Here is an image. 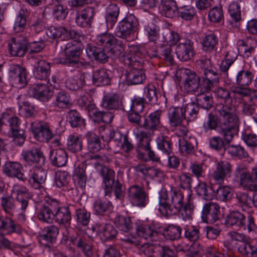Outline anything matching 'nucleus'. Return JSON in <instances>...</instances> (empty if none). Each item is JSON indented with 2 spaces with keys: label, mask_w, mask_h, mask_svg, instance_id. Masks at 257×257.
<instances>
[{
  "label": "nucleus",
  "mask_w": 257,
  "mask_h": 257,
  "mask_svg": "<svg viewBox=\"0 0 257 257\" xmlns=\"http://www.w3.org/2000/svg\"><path fill=\"white\" fill-rule=\"evenodd\" d=\"M169 195L171 202H168L164 216L168 217L180 213L184 220L191 219L194 210L192 195H188L185 202L184 201V195L180 190L171 189Z\"/></svg>",
  "instance_id": "nucleus-1"
},
{
  "label": "nucleus",
  "mask_w": 257,
  "mask_h": 257,
  "mask_svg": "<svg viewBox=\"0 0 257 257\" xmlns=\"http://www.w3.org/2000/svg\"><path fill=\"white\" fill-rule=\"evenodd\" d=\"M217 112L222 119L220 134L223 137L226 144L232 141L237 125L238 118L233 106L223 105L217 109Z\"/></svg>",
  "instance_id": "nucleus-2"
},
{
  "label": "nucleus",
  "mask_w": 257,
  "mask_h": 257,
  "mask_svg": "<svg viewBox=\"0 0 257 257\" xmlns=\"http://www.w3.org/2000/svg\"><path fill=\"white\" fill-rule=\"evenodd\" d=\"M146 22L147 23V37L149 41L146 42V49L148 56L151 58L157 56L156 44L159 38V27L156 24V17L146 10Z\"/></svg>",
  "instance_id": "nucleus-3"
},
{
  "label": "nucleus",
  "mask_w": 257,
  "mask_h": 257,
  "mask_svg": "<svg viewBox=\"0 0 257 257\" xmlns=\"http://www.w3.org/2000/svg\"><path fill=\"white\" fill-rule=\"evenodd\" d=\"M97 170L103 178L105 195L110 196L113 190L116 198H120L123 193L122 186L118 181H115L114 171L100 165L97 166Z\"/></svg>",
  "instance_id": "nucleus-4"
},
{
  "label": "nucleus",
  "mask_w": 257,
  "mask_h": 257,
  "mask_svg": "<svg viewBox=\"0 0 257 257\" xmlns=\"http://www.w3.org/2000/svg\"><path fill=\"white\" fill-rule=\"evenodd\" d=\"M94 43L98 46L102 47L113 57L118 56L125 49V45L121 43L113 35L108 33L98 35L95 38Z\"/></svg>",
  "instance_id": "nucleus-5"
},
{
  "label": "nucleus",
  "mask_w": 257,
  "mask_h": 257,
  "mask_svg": "<svg viewBox=\"0 0 257 257\" xmlns=\"http://www.w3.org/2000/svg\"><path fill=\"white\" fill-rule=\"evenodd\" d=\"M235 174L239 179L240 186L244 189H257V166L252 168L250 172L244 166H238L236 168Z\"/></svg>",
  "instance_id": "nucleus-6"
},
{
  "label": "nucleus",
  "mask_w": 257,
  "mask_h": 257,
  "mask_svg": "<svg viewBox=\"0 0 257 257\" xmlns=\"http://www.w3.org/2000/svg\"><path fill=\"white\" fill-rule=\"evenodd\" d=\"M176 76L188 91L197 92L200 84V77L193 71L181 68L177 70Z\"/></svg>",
  "instance_id": "nucleus-7"
},
{
  "label": "nucleus",
  "mask_w": 257,
  "mask_h": 257,
  "mask_svg": "<svg viewBox=\"0 0 257 257\" xmlns=\"http://www.w3.org/2000/svg\"><path fill=\"white\" fill-rule=\"evenodd\" d=\"M146 257H155V250L157 248L154 241H157L158 230L160 227V224L155 220L148 218L146 219Z\"/></svg>",
  "instance_id": "nucleus-8"
},
{
  "label": "nucleus",
  "mask_w": 257,
  "mask_h": 257,
  "mask_svg": "<svg viewBox=\"0 0 257 257\" xmlns=\"http://www.w3.org/2000/svg\"><path fill=\"white\" fill-rule=\"evenodd\" d=\"M28 72L26 68L17 64H11L9 69V80L13 86L18 88L27 83Z\"/></svg>",
  "instance_id": "nucleus-9"
},
{
  "label": "nucleus",
  "mask_w": 257,
  "mask_h": 257,
  "mask_svg": "<svg viewBox=\"0 0 257 257\" xmlns=\"http://www.w3.org/2000/svg\"><path fill=\"white\" fill-rule=\"evenodd\" d=\"M65 57H59L58 62L63 65L77 64L82 52L80 44H74L73 42H67L63 49Z\"/></svg>",
  "instance_id": "nucleus-10"
},
{
  "label": "nucleus",
  "mask_w": 257,
  "mask_h": 257,
  "mask_svg": "<svg viewBox=\"0 0 257 257\" xmlns=\"http://www.w3.org/2000/svg\"><path fill=\"white\" fill-rule=\"evenodd\" d=\"M128 120L134 123H136L139 126H137L134 131L136 138L138 142L137 151L138 157L140 159H143L144 158V151H145V145L144 139L145 138V123L142 125L140 124L141 116L138 112L132 111L128 114Z\"/></svg>",
  "instance_id": "nucleus-11"
},
{
  "label": "nucleus",
  "mask_w": 257,
  "mask_h": 257,
  "mask_svg": "<svg viewBox=\"0 0 257 257\" xmlns=\"http://www.w3.org/2000/svg\"><path fill=\"white\" fill-rule=\"evenodd\" d=\"M137 24L136 17L134 15H130L118 23L115 30V35L125 39L134 32Z\"/></svg>",
  "instance_id": "nucleus-12"
},
{
  "label": "nucleus",
  "mask_w": 257,
  "mask_h": 257,
  "mask_svg": "<svg viewBox=\"0 0 257 257\" xmlns=\"http://www.w3.org/2000/svg\"><path fill=\"white\" fill-rule=\"evenodd\" d=\"M31 128L33 136L36 140L41 142H48L53 137L49 126L43 122H33Z\"/></svg>",
  "instance_id": "nucleus-13"
},
{
  "label": "nucleus",
  "mask_w": 257,
  "mask_h": 257,
  "mask_svg": "<svg viewBox=\"0 0 257 257\" xmlns=\"http://www.w3.org/2000/svg\"><path fill=\"white\" fill-rule=\"evenodd\" d=\"M47 173L46 170L41 167H33L28 174V183L35 189H39L45 183Z\"/></svg>",
  "instance_id": "nucleus-14"
},
{
  "label": "nucleus",
  "mask_w": 257,
  "mask_h": 257,
  "mask_svg": "<svg viewBox=\"0 0 257 257\" xmlns=\"http://www.w3.org/2000/svg\"><path fill=\"white\" fill-rule=\"evenodd\" d=\"M220 206L211 202L204 204L202 213V219L207 223H213L219 220L220 216Z\"/></svg>",
  "instance_id": "nucleus-15"
},
{
  "label": "nucleus",
  "mask_w": 257,
  "mask_h": 257,
  "mask_svg": "<svg viewBox=\"0 0 257 257\" xmlns=\"http://www.w3.org/2000/svg\"><path fill=\"white\" fill-rule=\"evenodd\" d=\"M29 94L36 99L47 101L52 96L53 92L45 84L38 83L30 87Z\"/></svg>",
  "instance_id": "nucleus-16"
},
{
  "label": "nucleus",
  "mask_w": 257,
  "mask_h": 257,
  "mask_svg": "<svg viewBox=\"0 0 257 257\" xmlns=\"http://www.w3.org/2000/svg\"><path fill=\"white\" fill-rule=\"evenodd\" d=\"M193 43L190 40H186L180 43L176 47V53L178 58L182 61L191 60L194 54Z\"/></svg>",
  "instance_id": "nucleus-17"
},
{
  "label": "nucleus",
  "mask_w": 257,
  "mask_h": 257,
  "mask_svg": "<svg viewBox=\"0 0 257 257\" xmlns=\"http://www.w3.org/2000/svg\"><path fill=\"white\" fill-rule=\"evenodd\" d=\"M22 164L17 162H8L3 166V171L7 176L25 181L27 177L22 173Z\"/></svg>",
  "instance_id": "nucleus-18"
},
{
  "label": "nucleus",
  "mask_w": 257,
  "mask_h": 257,
  "mask_svg": "<svg viewBox=\"0 0 257 257\" xmlns=\"http://www.w3.org/2000/svg\"><path fill=\"white\" fill-rule=\"evenodd\" d=\"M8 124L10 126L12 133L23 130L21 129L20 125L21 121L19 118L15 116L11 110H7L3 112L0 117V132L1 127L4 125Z\"/></svg>",
  "instance_id": "nucleus-19"
},
{
  "label": "nucleus",
  "mask_w": 257,
  "mask_h": 257,
  "mask_svg": "<svg viewBox=\"0 0 257 257\" xmlns=\"http://www.w3.org/2000/svg\"><path fill=\"white\" fill-rule=\"evenodd\" d=\"M11 192V196H15L20 204L21 209L23 212L25 211L29 204V199L27 198L28 191L26 187L23 185L15 184L13 186Z\"/></svg>",
  "instance_id": "nucleus-20"
},
{
  "label": "nucleus",
  "mask_w": 257,
  "mask_h": 257,
  "mask_svg": "<svg viewBox=\"0 0 257 257\" xmlns=\"http://www.w3.org/2000/svg\"><path fill=\"white\" fill-rule=\"evenodd\" d=\"M94 229L100 239L103 241L113 239L117 233L115 227L108 223H97Z\"/></svg>",
  "instance_id": "nucleus-21"
},
{
  "label": "nucleus",
  "mask_w": 257,
  "mask_h": 257,
  "mask_svg": "<svg viewBox=\"0 0 257 257\" xmlns=\"http://www.w3.org/2000/svg\"><path fill=\"white\" fill-rule=\"evenodd\" d=\"M8 48L12 56L22 57L27 50V46L24 40L12 37L8 43Z\"/></svg>",
  "instance_id": "nucleus-22"
},
{
  "label": "nucleus",
  "mask_w": 257,
  "mask_h": 257,
  "mask_svg": "<svg viewBox=\"0 0 257 257\" xmlns=\"http://www.w3.org/2000/svg\"><path fill=\"white\" fill-rule=\"evenodd\" d=\"M34 69V75L36 79L46 80L50 74V65L49 63L45 60L40 59H35Z\"/></svg>",
  "instance_id": "nucleus-23"
},
{
  "label": "nucleus",
  "mask_w": 257,
  "mask_h": 257,
  "mask_svg": "<svg viewBox=\"0 0 257 257\" xmlns=\"http://www.w3.org/2000/svg\"><path fill=\"white\" fill-rule=\"evenodd\" d=\"M128 197L134 206H144L145 190L143 186L133 185L128 190Z\"/></svg>",
  "instance_id": "nucleus-24"
},
{
  "label": "nucleus",
  "mask_w": 257,
  "mask_h": 257,
  "mask_svg": "<svg viewBox=\"0 0 257 257\" xmlns=\"http://www.w3.org/2000/svg\"><path fill=\"white\" fill-rule=\"evenodd\" d=\"M162 111L157 110L151 113L148 118H146V130L149 132L146 133V138L154 134V132L157 130L161 124V115Z\"/></svg>",
  "instance_id": "nucleus-25"
},
{
  "label": "nucleus",
  "mask_w": 257,
  "mask_h": 257,
  "mask_svg": "<svg viewBox=\"0 0 257 257\" xmlns=\"http://www.w3.org/2000/svg\"><path fill=\"white\" fill-rule=\"evenodd\" d=\"M231 165L227 162L217 163L216 168L213 173V177L218 183H222L224 179L230 177Z\"/></svg>",
  "instance_id": "nucleus-26"
},
{
  "label": "nucleus",
  "mask_w": 257,
  "mask_h": 257,
  "mask_svg": "<svg viewBox=\"0 0 257 257\" xmlns=\"http://www.w3.org/2000/svg\"><path fill=\"white\" fill-rule=\"evenodd\" d=\"M59 232V228L55 225L45 227L40 235L39 241L44 245L55 241Z\"/></svg>",
  "instance_id": "nucleus-27"
},
{
  "label": "nucleus",
  "mask_w": 257,
  "mask_h": 257,
  "mask_svg": "<svg viewBox=\"0 0 257 257\" xmlns=\"http://www.w3.org/2000/svg\"><path fill=\"white\" fill-rule=\"evenodd\" d=\"M70 181L71 175L68 172L60 170L55 173L54 183L57 187L65 191H69L71 189Z\"/></svg>",
  "instance_id": "nucleus-28"
},
{
  "label": "nucleus",
  "mask_w": 257,
  "mask_h": 257,
  "mask_svg": "<svg viewBox=\"0 0 257 257\" xmlns=\"http://www.w3.org/2000/svg\"><path fill=\"white\" fill-rule=\"evenodd\" d=\"M50 159L52 165L58 167L65 166L67 162V155L65 150L54 149L50 152Z\"/></svg>",
  "instance_id": "nucleus-29"
},
{
  "label": "nucleus",
  "mask_w": 257,
  "mask_h": 257,
  "mask_svg": "<svg viewBox=\"0 0 257 257\" xmlns=\"http://www.w3.org/2000/svg\"><path fill=\"white\" fill-rule=\"evenodd\" d=\"M22 155L24 160L30 165L37 164L41 161L44 162L45 158L43 153L38 149L23 151Z\"/></svg>",
  "instance_id": "nucleus-30"
},
{
  "label": "nucleus",
  "mask_w": 257,
  "mask_h": 257,
  "mask_svg": "<svg viewBox=\"0 0 257 257\" xmlns=\"http://www.w3.org/2000/svg\"><path fill=\"white\" fill-rule=\"evenodd\" d=\"M72 243L80 249L87 257L92 255V245L86 235H78L72 240Z\"/></svg>",
  "instance_id": "nucleus-31"
},
{
  "label": "nucleus",
  "mask_w": 257,
  "mask_h": 257,
  "mask_svg": "<svg viewBox=\"0 0 257 257\" xmlns=\"http://www.w3.org/2000/svg\"><path fill=\"white\" fill-rule=\"evenodd\" d=\"M245 221L244 215L237 211L231 212L226 218V222L228 225L237 228L244 227Z\"/></svg>",
  "instance_id": "nucleus-32"
},
{
  "label": "nucleus",
  "mask_w": 257,
  "mask_h": 257,
  "mask_svg": "<svg viewBox=\"0 0 257 257\" xmlns=\"http://www.w3.org/2000/svg\"><path fill=\"white\" fill-rule=\"evenodd\" d=\"M86 51L89 57H93L96 60L102 63L106 62L109 56L113 57L110 53H106L105 51L106 52V50L102 48H96L95 47L88 45Z\"/></svg>",
  "instance_id": "nucleus-33"
},
{
  "label": "nucleus",
  "mask_w": 257,
  "mask_h": 257,
  "mask_svg": "<svg viewBox=\"0 0 257 257\" xmlns=\"http://www.w3.org/2000/svg\"><path fill=\"white\" fill-rule=\"evenodd\" d=\"M168 115L170 123L172 126L181 125L182 120L185 119L183 107H176L170 108L169 110Z\"/></svg>",
  "instance_id": "nucleus-34"
},
{
  "label": "nucleus",
  "mask_w": 257,
  "mask_h": 257,
  "mask_svg": "<svg viewBox=\"0 0 257 257\" xmlns=\"http://www.w3.org/2000/svg\"><path fill=\"white\" fill-rule=\"evenodd\" d=\"M254 74L252 72L247 69H242L236 74V84L242 87L248 86L252 82Z\"/></svg>",
  "instance_id": "nucleus-35"
},
{
  "label": "nucleus",
  "mask_w": 257,
  "mask_h": 257,
  "mask_svg": "<svg viewBox=\"0 0 257 257\" xmlns=\"http://www.w3.org/2000/svg\"><path fill=\"white\" fill-rule=\"evenodd\" d=\"M73 179L77 187L81 190L85 188L87 181V176L85 173V167L83 165H79L75 169Z\"/></svg>",
  "instance_id": "nucleus-36"
},
{
  "label": "nucleus",
  "mask_w": 257,
  "mask_h": 257,
  "mask_svg": "<svg viewBox=\"0 0 257 257\" xmlns=\"http://www.w3.org/2000/svg\"><path fill=\"white\" fill-rule=\"evenodd\" d=\"M54 218L59 224L70 223L71 220V212L69 207L61 206L54 212Z\"/></svg>",
  "instance_id": "nucleus-37"
},
{
  "label": "nucleus",
  "mask_w": 257,
  "mask_h": 257,
  "mask_svg": "<svg viewBox=\"0 0 257 257\" xmlns=\"http://www.w3.org/2000/svg\"><path fill=\"white\" fill-rule=\"evenodd\" d=\"M218 43V39L216 35L212 32L206 33L201 41L202 49L205 52H211L215 48Z\"/></svg>",
  "instance_id": "nucleus-38"
},
{
  "label": "nucleus",
  "mask_w": 257,
  "mask_h": 257,
  "mask_svg": "<svg viewBox=\"0 0 257 257\" xmlns=\"http://www.w3.org/2000/svg\"><path fill=\"white\" fill-rule=\"evenodd\" d=\"M119 9L115 4H110L107 8L105 19L107 27L112 29L117 21Z\"/></svg>",
  "instance_id": "nucleus-39"
},
{
  "label": "nucleus",
  "mask_w": 257,
  "mask_h": 257,
  "mask_svg": "<svg viewBox=\"0 0 257 257\" xmlns=\"http://www.w3.org/2000/svg\"><path fill=\"white\" fill-rule=\"evenodd\" d=\"M87 140V149L93 153L97 152L101 148L99 137L92 132H88L85 135Z\"/></svg>",
  "instance_id": "nucleus-40"
},
{
  "label": "nucleus",
  "mask_w": 257,
  "mask_h": 257,
  "mask_svg": "<svg viewBox=\"0 0 257 257\" xmlns=\"http://www.w3.org/2000/svg\"><path fill=\"white\" fill-rule=\"evenodd\" d=\"M176 3L173 0H166L162 3L161 13L164 16L173 18L178 15Z\"/></svg>",
  "instance_id": "nucleus-41"
},
{
  "label": "nucleus",
  "mask_w": 257,
  "mask_h": 257,
  "mask_svg": "<svg viewBox=\"0 0 257 257\" xmlns=\"http://www.w3.org/2000/svg\"><path fill=\"white\" fill-rule=\"evenodd\" d=\"M82 140L80 135L76 134H70L67 139V149L75 153L81 150L82 148Z\"/></svg>",
  "instance_id": "nucleus-42"
},
{
  "label": "nucleus",
  "mask_w": 257,
  "mask_h": 257,
  "mask_svg": "<svg viewBox=\"0 0 257 257\" xmlns=\"http://www.w3.org/2000/svg\"><path fill=\"white\" fill-rule=\"evenodd\" d=\"M1 205L5 212L10 216H13L17 210L15 200L10 195H5L2 197Z\"/></svg>",
  "instance_id": "nucleus-43"
},
{
  "label": "nucleus",
  "mask_w": 257,
  "mask_h": 257,
  "mask_svg": "<svg viewBox=\"0 0 257 257\" xmlns=\"http://www.w3.org/2000/svg\"><path fill=\"white\" fill-rule=\"evenodd\" d=\"M85 83V76L83 74L69 77L65 82L66 87L70 90H76Z\"/></svg>",
  "instance_id": "nucleus-44"
},
{
  "label": "nucleus",
  "mask_w": 257,
  "mask_h": 257,
  "mask_svg": "<svg viewBox=\"0 0 257 257\" xmlns=\"http://www.w3.org/2000/svg\"><path fill=\"white\" fill-rule=\"evenodd\" d=\"M93 82L97 86L108 85L110 81L108 74L104 69L95 70L93 74Z\"/></svg>",
  "instance_id": "nucleus-45"
},
{
  "label": "nucleus",
  "mask_w": 257,
  "mask_h": 257,
  "mask_svg": "<svg viewBox=\"0 0 257 257\" xmlns=\"http://www.w3.org/2000/svg\"><path fill=\"white\" fill-rule=\"evenodd\" d=\"M222 119L217 114L211 112L208 114V120L204 123L203 127L205 131L216 130L221 126Z\"/></svg>",
  "instance_id": "nucleus-46"
},
{
  "label": "nucleus",
  "mask_w": 257,
  "mask_h": 257,
  "mask_svg": "<svg viewBox=\"0 0 257 257\" xmlns=\"http://www.w3.org/2000/svg\"><path fill=\"white\" fill-rule=\"evenodd\" d=\"M197 191L204 199L210 200L215 196V186H209L202 183L197 187Z\"/></svg>",
  "instance_id": "nucleus-47"
},
{
  "label": "nucleus",
  "mask_w": 257,
  "mask_h": 257,
  "mask_svg": "<svg viewBox=\"0 0 257 257\" xmlns=\"http://www.w3.org/2000/svg\"><path fill=\"white\" fill-rule=\"evenodd\" d=\"M37 207V216L38 219L42 222L51 223L54 218V212H52L41 203H39Z\"/></svg>",
  "instance_id": "nucleus-48"
},
{
  "label": "nucleus",
  "mask_w": 257,
  "mask_h": 257,
  "mask_svg": "<svg viewBox=\"0 0 257 257\" xmlns=\"http://www.w3.org/2000/svg\"><path fill=\"white\" fill-rule=\"evenodd\" d=\"M234 93V97L238 99L239 103L246 100L252 101L253 98L250 96L251 91L250 89L246 87L238 86L232 90Z\"/></svg>",
  "instance_id": "nucleus-49"
},
{
  "label": "nucleus",
  "mask_w": 257,
  "mask_h": 257,
  "mask_svg": "<svg viewBox=\"0 0 257 257\" xmlns=\"http://www.w3.org/2000/svg\"><path fill=\"white\" fill-rule=\"evenodd\" d=\"M232 192L231 188L228 186H215V196L218 200L227 201L232 198Z\"/></svg>",
  "instance_id": "nucleus-50"
},
{
  "label": "nucleus",
  "mask_w": 257,
  "mask_h": 257,
  "mask_svg": "<svg viewBox=\"0 0 257 257\" xmlns=\"http://www.w3.org/2000/svg\"><path fill=\"white\" fill-rule=\"evenodd\" d=\"M118 99V96L116 94H107L104 96L101 105L108 109H117L119 107Z\"/></svg>",
  "instance_id": "nucleus-51"
},
{
  "label": "nucleus",
  "mask_w": 257,
  "mask_h": 257,
  "mask_svg": "<svg viewBox=\"0 0 257 257\" xmlns=\"http://www.w3.org/2000/svg\"><path fill=\"white\" fill-rule=\"evenodd\" d=\"M47 36L53 39L67 40V29L64 27H50L46 31Z\"/></svg>",
  "instance_id": "nucleus-52"
},
{
  "label": "nucleus",
  "mask_w": 257,
  "mask_h": 257,
  "mask_svg": "<svg viewBox=\"0 0 257 257\" xmlns=\"http://www.w3.org/2000/svg\"><path fill=\"white\" fill-rule=\"evenodd\" d=\"M199 106L194 102L187 104L183 108L185 119L187 121H193L197 117L199 110Z\"/></svg>",
  "instance_id": "nucleus-53"
},
{
  "label": "nucleus",
  "mask_w": 257,
  "mask_h": 257,
  "mask_svg": "<svg viewBox=\"0 0 257 257\" xmlns=\"http://www.w3.org/2000/svg\"><path fill=\"white\" fill-rule=\"evenodd\" d=\"M55 105L59 108H69L72 106L70 96L63 91L58 92L56 95Z\"/></svg>",
  "instance_id": "nucleus-54"
},
{
  "label": "nucleus",
  "mask_w": 257,
  "mask_h": 257,
  "mask_svg": "<svg viewBox=\"0 0 257 257\" xmlns=\"http://www.w3.org/2000/svg\"><path fill=\"white\" fill-rule=\"evenodd\" d=\"M114 223L120 231L124 232H129L132 227L130 218L122 215H116Z\"/></svg>",
  "instance_id": "nucleus-55"
},
{
  "label": "nucleus",
  "mask_w": 257,
  "mask_h": 257,
  "mask_svg": "<svg viewBox=\"0 0 257 257\" xmlns=\"http://www.w3.org/2000/svg\"><path fill=\"white\" fill-rule=\"evenodd\" d=\"M19 114L25 117H31L36 114L34 106L28 101H19Z\"/></svg>",
  "instance_id": "nucleus-56"
},
{
  "label": "nucleus",
  "mask_w": 257,
  "mask_h": 257,
  "mask_svg": "<svg viewBox=\"0 0 257 257\" xmlns=\"http://www.w3.org/2000/svg\"><path fill=\"white\" fill-rule=\"evenodd\" d=\"M93 208L97 214H102L111 210L112 208V205L108 200L98 199L94 201Z\"/></svg>",
  "instance_id": "nucleus-57"
},
{
  "label": "nucleus",
  "mask_w": 257,
  "mask_h": 257,
  "mask_svg": "<svg viewBox=\"0 0 257 257\" xmlns=\"http://www.w3.org/2000/svg\"><path fill=\"white\" fill-rule=\"evenodd\" d=\"M181 232L182 229L179 226L170 224L165 229L164 235L171 240H177L181 237Z\"/></svg>",
  "instance_id": "nucleus-58"
},
{
  "label": "nucleus",
  "mask_w": 257,
  "mask_h": 257,
  "mask_svg": "<svg viewBox=\"0 0 257 257\" xmlns=\"http://www.w3.org/2000/svg\"><path fill=\"white\" fill-rule=\"evenodd\" d=\"M197 105L203 109L207 110L210 109L213 106V98L208 93H200L197 99Z\"/></svg>",
  "instance_id": "nucleus-59"
},
{
  "label": "nucleus",
  "mask_w": 257,
  "mask_h": 257,
  "mask_svg": "<svg viewBox=\"0 0 257 257\" xmlns=\"http://www.w3.org/2000/svg\"><path fill=\"white\" fill-rule=\"evenodd\" d=\"M226 152L232 157H237L239 159L246 158L248 157L247 152L241 146L229 145L226 147Z\"/></svg>",
  "instance_id": "nucleus-60"
},
{
  "label": "nucleus",
  "mask_w": 257,
  "mask_h": 257,
  "mask_svg": "<svg viewBox=\"0 0 257 257\" xmlns=\"http://www.w3.org/2000/svg\"><path fill=\"white\" fill-rule=\"evenodd\" d=\"M75 217L79 225L85 226L89 222L90 213L84 208H78L76 210Z\"/></svg>",
  "instance_id": "nucleus-61"
},
{
  "label": "nucleus",
  "mask_w": 257,
  "mask_h": 257,
  "mask_svg": "<svg viewBox=\"0 0 257 257\" xmlns=\"http://www.w3.org/2000/svg\"><path fill=\"white\" fill-rule=\"evenodd\" d=\"M237 203L242 210H246L251 208V196L245 192L239 193L236 195Z\"/></svg>",
  "instance_id": "nucleus-62"
},
{
  "label": "nucleus",
  "mask_w": 257,
  "mask_h": 257,
  "mask_svg": "<svg viewBox=\"0 0 257 257\" xmlns=\"http://www.w3.org/2000/svg\"><path fill=\"white\" fill-rule=\"evenodd\" d=\"M143 80V74L138 70H132L126 74V82L128 85L141 84Z\"/></svg>",
  "instance_id": "nucleus-63"
},
{
  "label": "nucleus",
  "mask_w": 257,
  "mask_h": 257,
  "mask_svg": "<svg viewBox=\"0 0 257 257\" xmlns=\"http://www.w3.org/2000/svg\"><path fill=\"white\" fill-rule=\"evenodd\" d=\"M196 13L195 8L190 6L182 7L178 11V16L186 21L192 20L196 15Z\"/></svg>",
  "instance_id": "nucleus-64"
}]
</instances>
